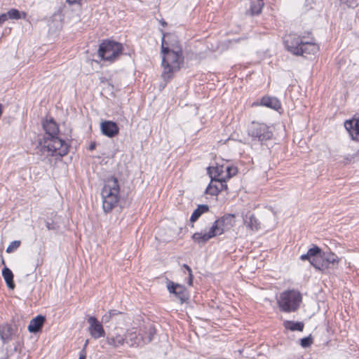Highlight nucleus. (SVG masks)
Here are the masks:
<instances>
[{
  "label": "nucleus",
  "instance_id": "nucleus-1",
  "mask_svg": "<svg viewBox=\"0 0 359 359\" xmlns=\"http://www.w3.org/2000/svg\"><path fill=\"white\" fill-rule=\"evenodd\" d=\"M161 54L163 68L162 77L164 80H168L184 63L182 47L174 36H163L161 43Z\"/></svg>",
  "mask_w": 359,
  "mask_h": 359
},
{
  "label": "nucleus",
  "instance_id": "nucleus-2",
  "mask_svg": "<svg viewBox=\"0 0 359 359\" xmlns=\"http://www.w3.org/2000/svg\"><path fill=\"white\" fill-rule=\"evenodd\" d=\"M236 223L234 215H226L216 220L207 233L196 232L192 239L198 244H205L212 238L230 230Z\"/></svg>",
  "mask_w": 359,
  "mask_h": 359
},
{
  "label": "nucleus",
  "instance_id": "nucleus-3",
  "mask_svg": "<svg viewBox=\"0 0 359 359\" xmlns=\"http://www.w3.org/2000/svg\"><path fill=\"white\" fill-rule=\"evenodd\" d=\"M120 187L118 180L111 177L106 180L101 191L102 208L104 212H111L118 204Z\"/></svg>",
  "mask_w": 359,
  "mask_h": 359
},
{
  "label": "nucleus",
  "instance_id": "nucleus-4",
  "mask_svg": "<svg viewBox=\"0 0 359 359\" xmlns=\"http://www.w3.org/2000/svg\"><path fill=\"white\" fill-rule=\"evenodd\" d=\"M41 144V151L46 156L62 157L68 152L67 144L57 136L44 137V142Z\"/></svg>",
  "mask_w": 359,
  "mask_h": 359
},
{
  "label": "nucleus",
  "instance_id": "nucleus-5",
  "mask_svg": "<svg viewBox=\"0 0 359 359\" xmlns=\"http://www.w3.org/2000/svg\"><path fill=\"white\" fill-rule=\"evenodd\" d=\"M302 300V294L297 290H286L280 293L278 299V305L280 309L284 312H294L299 307Z\"/></svg>",
  "mask_w": 359,
  "mask_h": 359
},
{
  "label": "nucleus",
  "instance_id": "nucleus-6",
  "mask_svg": "<svg viewBox=\"0 0 359 359\" xmlns=\"http://www.w3.org/2000/svg\"><path fill=\"white\" fill-rule=\"evenodd\" d=\"M122 51L121 43L113 41H104L100 45L98 55L103 60L112 62L119 57Z\"/></svg>",
  "mask_w": 359,
  "mask_h": 359
},
{
  "label": "nucleus",
  "instance_id": "nucleus-7",
  "mask_svg": "<svg viewBox=\"0 0 359 359\" xmlns=\"http://www.w3.org/2000/svg\"><path fill=\"white\" fill-rule=\"evenodd\" d=\"M248 135L253 139L263 142L271 139L273 132L266 124L253 121L249 126Z\"/></svg>",
  "mask_w": 359,
  "mask_h": 359
},
{
  "label": "nucleus",
  "instance_id": "nucleus-8",
  "mask_svg": "<svg viewBox=\"0 0 359 359\" xmlns=\"http://www.w3.org/2000/svg\"><path fill=\"white\" fill-rule=\"evenodd\" d=\"M154 330L150 328L149 330V336L148 339L145 341L141 333L137 332L134 329L128 330L126 332V344H127L130 347H142L152 340V336L154 334Z\"/></svg>",
  "mask_w": 359,
  "mask_h": 359
},
{
  "label": "nucleus",
  "instance_id": "nucleus-9",
  "mask_svg": "<svg viewBox=\"0 0 359 359\" xmlns=\"http://www.w3.org/2000/svg\"><path fill=\"white\" fill-rule=\"evenodd\" d=\"M303 43V39L296 34H290L285 39V43L287 49L294 55H297L302 54L301 47L302 46Z\"/></svg>",
  "mask_w": 359,
  "mask_h": 359
},
{
  "label": "nucleus",
  "instance_id": "nucleus-10",
  "mask_svg": "<svg viewBox=\"0 0 359 359\" xmlns=\"http://www.w3.org/2000/svg\"><path fill=\"white\" fill-rule=\"evenodd\" d=\"M88 322L89 323L88 331L93 338L98 339L104 337V330L102 324L97 321L95 317H90L88 319Z\"/></svg>",
  "mask_w": 359,
  "mask_h": 359
},
{
  "label": "nucleus",
  "instance_id": "nucleus-11",
  "mask_svg": "<svg viewBox=\"0 0 359 359\" xmlns=\"http://www.w3.org/2000/svg\"><path fill=\"white\" fill-rule=\"evenodd\" d=\"M344 127L353 140H359V118H353L344 122Z\"/></svg>",
  "mask_w": 359,
  "mask_h": 359
},
{
  "label": "nucleus",
  "instance_id": "nucleus-12",
  "mask_svg": "<svg viewBox=\"0 0 359 359\" xmlns=\"http://www.w3.org/2000/svg\"><path fill=\"white\" fill-rule=\"evenodd\" d=\"M227 189V185L225 180H217L212 178L208 187L206 188L205 193L212 196H216L223 190Z\"/></svg>",
  "mask_w": 359,
  "mask_h": 359
},
{
  "label": "nucleus",
  "instance_id": "nucleus-13",
  "mask_svg": "<svg viewBox=\"0 0 359 359\" xmlns=\"http://www.w3.org/2000/svg\"><path fill=\"white\" fill-rule=\"evenodd\" d=\"M168 290L170 293H173L180 300V303L182 304L188 299V293L186 288L179 284H174L170 283L168 285Z\"/></svg>",
  "mask_w": 359,
  "mask_h": 359
},
{
  "label": "nucleus",
  "instance_id": "nucleus-14",
  "mask_svg": "<svg viewBox=\"0 0 359 359\" xmlns=\"http://www.w3.org/2000/svg\"><path fill=\"white\" fill-rule=\"evenodd\" d=\"M100 129L102 134L109 137L116 136L119 132L117 124L111 121H102L100 124Z\"/></svg>",
  "mask_w": 359,
  "mask_h": 359
},
{
  "label": "nucleus",
  "instance_id": "nucleus-15",
  "mask_svg": "<svg viewBox=\"0 0 359 359\" xmlns=\"http://www.w3.org/2000/svg\"><path fill=\"white\" fill-rule=\"evenodd\" d=\"M126 333L121 334L116 332L114 334H109L106 337V343L114 348H119L126 344Z\"/></svg>",
  "mask_w": 359,
  "mask_h": 359
},
{
  "label": "nucleus",
  "instance_id": "nucleus-16",
  "mask_svg": "<svg viewBox=\"0 0 359 359\" xmlns=\"http://www.w3.org/2000/svg\"><path fill=\"white\" fill-rule=\"evenodd\" d=\"M243 223L247 228L252 231H258L260 228V223L253 214L250 212L245 215L243 214Z\"/></svg>",
  "mask_w": 359,
  "mask_h": 359
},
{
  "label": "nucleus",
  "instance_id": "nucleus-17",
  "mask_svg": "<svg viewBox=\"0 0 359 359\" xmlns=\"http://www.w3.org/2000/svg\"><path fill=\"white\" fill-rule=\"evenodd\" d=\"M43 128L46 134L45 137H53L57 136L59 128L57 123L53 119L46 120L43 123Z\"/></svg>",
  "mask_w": 359,
  "mask_h": 359
},
{
  "label": "nucleus",
  "instance_id": "nucleus-18",
  "mask_svg": "<svg viewBox=\"0 0 359 359\" xmlns=\"http://www.w3.org/2000/svg\"><path fill=\"white\" fill-rule=\"evenodd\" d=\"M259 104L276 111L281 108V104L280 101L274 97H263L260 101Z\"/></svg>",
  "mask_w": 359,
  "mask_h": 359
},
{
  "label": "nucleus",
  "instance_id": "nucleus-19",
  "mask_svg": "<svg viewBox=\"0 0 359 359\" xmlns=\"http://www.w3.org/2000/svg\"><path fill=\"white\" fill-rule=\"evenodd\" d=\"M226 165H217L215 167L209 168L211 178H214L217 180H225V170Z\"/></svg>",
  "mask_w": 359,
  "mask_h": 359
},
{
  "label": "nucleus",
  "instance_id": "nucleus-20",
  "mask_svg": "<svg viewBox=\"0 0 359 359\" xmlns=\"http://www.w3.org/2000/svg\"><path fill=\"white\" fill-rule=\"evenodd\" d=\"M13 328L8 324L0 325V337L4 344L8 343L11 340Z\"/></svg>",
  "mask_w": 359,
  "mask_h": 359
},
{
  "label": "nucleus",
  "instance_id": "nucleus-21",
  "mask_svg": "<svg viewBox=\"0 0 359 359\" xmlns=\"http://www.w3.org/2000/svg\"><path fill=\"white\" fill-rule=\"evenodd\" d=\"M302 50V54H309V55H314L319 50L318 45L313 41H304L302 43V46L301 47Z\"/></svg>",
  "mask_w": 359,
  "mask_h": 359
},
{
  "label": "nucleus",
  "instance_id": "nucleus-22",
  "mask_svg": "<svg viewBox=\"0 0 359 359\" xmlns=\"http://www.w3.org/2000/svg\"><path fill=\"white\" fill-rule=\"evenodd\" d=\"M45 321V318L42 316H38L31 320L29 325L28 330L30 332H38L41 327H42L43 323Z\"/></svg>",
  "mask_w": 359,
  "mask_h": 359
},
{
  "label": "nucleus",
  "instance_id": "nucleus-23",
  "mask_svg": "<svg viewBox=\"0 0 359 359\" xmlns=\"http://www.w3.org/2000/svg\"><path fill=\"white\" fill-rule=\"evenodd\" d=\"M321 254V249L317 245H314L313 248L309 249L306 254L301 255L300 259L302 261L308 260L310 262L312 261V259H315Z\"/></svg>",
  "mask_w": 359,
  "mask_h": 359
},
{
  "label": "nucleus",
  "instance_id": "nucleus-24",
  "mask_svg": "<svg viewBox=\"0 0 359 359\" xmlns=\"http://www.w3.org/2000/svg\"><path fill=\"white\" fill-rule=\"evenodd\" d=\"M2 276L6 281V283L8 288L10 289H14L15 284L13 282V274L11 269H9L7 267H5L2 270Z\"/></svg>",
  "mask_w": 359,
  "mask_h": 359
},
{
  "label": "nucleus",
  "instance_id": "nucleus-25",
  "mask_svg": "<svg viewBox=\"0 0 359 359\" xmlns=\"http://www.w3.org/2000/svg\"><path fill=\"white\" fill-rule=\"evenodd\" d=\"M208 210V205H199L198 208L192 213L190 218V222L192 223L195 222L201 216L202 214L207 212Z\"/></svg>",
  "mask_w": 359,
  "mask_h": 359
},
{
  "label": "nucleus",
  "instance_id": "nucleus-26",
  "mask_svg": "<svg viewBox=\"0 0 359 359\" xmlns=\"http://www.w3.org/2000/svg\"><path fill=\"white\" fill-rule=\"evenodd\" d=\"M310 263L312 266H313V267L319 270H324L327 269V266L325 265L323 253L315 259H312V261H311Z\"/></svg>",
  "mask_w": 359,
  "mask_h": 359
},
{
  "label": "nucleus",
  "instance_id": "nucleus-27",
  "mask_svg": "<svg viewBox=\"0 0 359 359\" xmlns=\"http://www.w3.org/2000/svg\"><path fill=\"white\" fill-rule=\"evenodd\" d=\"M284 326L286 329L292 331H302L304 328V323L302 322L286 320L284 322Z\"/></svg>",
  "mask_w": 359,
  "mask_h": 359
},
{
  "label": "nucleus",
  "instance_id": "nucleus-28",
  "mask_svg": "<svg viewBox=\"0 0 359 359\" xmlns=\"http://www.w3.org/2000/svg\"><path fill=\"white\" fill-rule=\"evenodd\" d=\"M4 14L8 15L7 20L8 19L18 20V19H21V18L25 19L27 15L25 13L22 12L21 13L18 10L15 9V8L11 9L6 13H4Z\"/></svg>",
  "mask_w": 359,
  "mask_h": 359
},
{
  "label": "nucleus",
  "instance_id": "nucleus-29",
  "mask_svg": "<svg viewBox=\"0 0 359 359\" xmlns=\"http://www.w3.org/2000/svg\"><path fill=\"white\" fill-rule=\"evenodd\" d=\"M323 257L325 259V265L327 266V269L330 267V265H334L338 263L339 259L336 255L333 253H325L323 252Z\"/></svg>",
  "mask_w": 359,
  "mask_h": 359
},
{
  "label": "nucleus",
  "instance_id": "nucleus-30",
  "mask_svg": "<svg viewBox=\"0 0 359 359\" xmlns=\"http://www.w3.org/2000/svg\"><path fill=\"white\" fill-rule=\"evenodd\" d=\"M264 6L263 0H257V2L252 3L250 6V12L252 15H259L262 10Z\"/></svg>",
  "mask_w": 359,
  "mask_h": 359
},
{
  "label": "nucleus",
  "instance_id": "nucleus-31",
  "mask_svg": "<svg viewBox=\"0 0 359 359\" xmlns=\"http://www.w3.org/2000/svg\"><path fill=\"white\" fill-rule=\"evenodd\" d=\"M225 172H226L225 181H226V180H228V179L231 178V177L236 175V173L238 172V169L236 167L230 166L229 165H226Z\"/></svg>",
  "mask_w": 359,
  "mask_h": 359
},
{
  "label": "nucleus",
  "instance_id": "nucleus-32",
  "mask_svg": "<svg viewBox=\"0 0 359 359\" xmlns=\"http://www.w3.org/2000/svg\"><path fill=\"white\" fill-rule=\"evenodd\" d=\"M20 245V241H14L10 243V245L7 247L6 251L7 253H11V252H14L15 250H17Z\"/></svg>",
  "mask_w": 359,
  "mask_h": 359
},
{
  "label": "nucleus",
  "instance_id": "nucleus-33",
  "mask_svg": "<svg viewBox=\"0 0 359 359\" xmlns=\"http://www.w3.org/2000/svg\"><path fill=\"white\" fill-rule=\"evenodd\" d=\"M312 344V339L309 337L301 339V346L304 348L309 347Z\"/></svg>",
  "mask_w": 359,
  "mask_h": 359
},
{
  "label": "nucleus",
  "instance_id": "nucleus-34",
  "mask_svg": "<svg viewBox=\"0 0 359 359\" xmlns=\"http://www.w3.org/2000/svg\"><path fill=\"white\" fill-rule=\"evenodd\" d=\"M183 266L187 270L188 273H189V285H191L192 284V280H193V275H192V271H191V268L186 264H184L183 265Z\"/></svg>",
  "mask_w": 359,
  "mask_h": 359
},
{
  "label": "nucleus",
  "instance_id": "nucleus-35",
  "mask_svg": "<svg viewBox=\"0 0 359 359\" xmlns=\"http://www.w3.org/2000/svg\"><path fill=\"white\" fill-rule=\"evenodd\" d=\"M355 158V155H354L353 154H347L346 156H344V161H345V163H351L352 161H354Z\"/></svg>",
  "mask_w": 359,
  "mask_h": 359
},
{
  "label": "nucleus",
  "instance_id": "nucleus-36",
  "mask_svg": "<svg viewBox=\"0 0 359 359\" xmlns=\"http://www.w3.org/2000/svg\"><path fill=\"white\" fill-rule=\"evenodd\" d=\"M111 318V313H109V312H108V313H105L104 315H103V316L102 318V320L104 323H108L110 321Z\"/></svg>",
  "mask_w": 359,
  "mask_h": 359
},
{
  "label": "nucleus",
  "instance_id": "nucleus-37",
  "mask_svg": "<svg viewBox=\"0 0 359 359\" xmlns=\"http://www.w3.org/2000/svg\"><path fill=\"white\" fill-rule=\"evenodd\" d=\"M7 15H5L4 13L0 15V25L7 20Z\"/></svg>",
  "mask_w": 359,
  "mask_h": 359
},
{
  "label": "nucleus",
  "instance_id": "nucleus-38",
  "mask_svg": "<svg viewBox=\"0 0 359 359\" xmlns=\"http://www.w3.org/2000/svg\"><path fill=\"white\" fill-rule=\"evenodd\" d=\"M67 2L69 4H79L80 5V3L81 0H66Z\"/></svg>",
  "mask_w": 359,
  "mask_h": 359
},
{
  "label": "nucleus",
  "instance_id": "nucleus-39",
  "mask_svg": "<svg viewBox=\"0 0 359 359\" xmlns=\"http://www.w3.org/2000/svg\"><path fill=\"white\" fill-rule=\"evenodd\" d=\"M86 351L81 350V351L80 352V354H79V359H86Z\"/></svg>",
  "mask_w": 359,
  "mask_h": 359
},
{
  "label": "nucleus",
  "instance_id": "nucleus-40",
  "mask_svg": "<svg viewBox=\"0 0 359 359\" xmlns=\"http://www.w3.org/2000/svg\"><path fill=\"white\" fill-rule=\"evenodd\" d=\"M109 313H111V316L112 317L113 316L117 315L118 312L116 310H111L109 311Z\"/></svg>",
  "mask_w": 359,
  "mask_h": 359
},
{
  "label": "nucleus",
  "instance_id": "nucleus-41",
  "mask_svg": "<svg viewBox=\"0 0 359 359\" xmlns=\"http://www.w3.org/2000/svg\"><path fill=\"white\" fill-rule=\"evenodd\" d=\"M95 146H96V145H95V143H92V144H90V145L89 146L88 149H89V150H90V151H92V150H93V149H95Z\"/></svg>",
  "mask_w": 359,
  "mask_h": 359
},
{
  "label": "nucleus",
  "instance_id": "nucleus-42",
  "mask_svg": "<svg viewBox=\"0 0 359 359\" xmlns=\"http://www.w3.org/2000/svg\"><path fill=\"white\" fill-rule=\"evenodd\" d=\"M88 343H89V340H88V339H86V341H85V344H84V345H83V349H82V350L86 351V347H87V346H88Z\"/></svg>",
  "mask_w": 359,
  "mask_h": 359
},
{
  "label": "nucleus",
  "instance_id": "nucleus-43",
  "mask_svg": "<svg viewBox=\"0 0 359 359\" xmlns=\"http://www.w3.org/2000/svg\"><path fill=\"white\" fill-rule=\"evenodd\" d=\"M353 154L355 155V157L358 156H359V149L356 151V153H355Z\"/></svg>",
  "mask_w": 359,
  "mask_h": 359
}]
</instances>
